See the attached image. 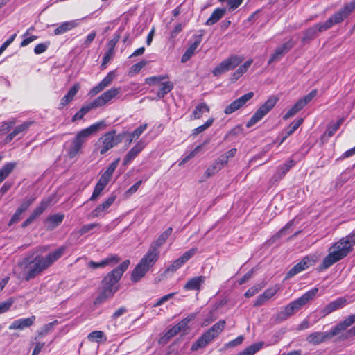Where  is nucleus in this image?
Instances as JSON below:
<instances>
[{"label":"nucleus","instance_id":"1","mask_svg":"<svg viewBox=\"0 0 355 355\" xmlns=\"http://www.w3.org/2000/svg\"><path fill=\"white\" fill-rule=\"evenodd\" d=\"M65 251L66 247L61 246L45 257L36 255L33 259L26 257L17 263L15 271L19 272V277L26 281H29L49 268L63 256Z\"/></svg>","mask_w":355,"mask_h":355},{"label":"nucleus","instance_id":"2","mask_svg":"<svg viewBox=\"0 0 355 355\" xmlns=\"http://www.w3.org/2000/svg\"><path fill=\"white\" fill-rule=\"evenodd\" d=\"M130 264L129 259L123 261L119 266L109 272L101 281L99 292L94 301L95 305L105 302L119 290V282Z\"/></svg>","mask_w":355,"mask_h":355},{"label":"nucleus","instance_id":"3","mask_svg":"<svg viewBox=\"0 0 355 355\" xmlns=\"http://www.w3.org/2000/svg\"><path fill=\"white\" fill-rule=\"evenodd\" d=\"M355 245V232L343 237L335 243L329 250V254L326 256L320 266V270L329 268L334 263L345 258L352 251Z\"/></svg>","mask_w":355,"mask_h":355},{"label":"nucleus","instance_id":"4","mask_svg":"<svg viewBox=\"0 0 355 355\" xmlns=\"http://www.w3.org/2000/svg\"><path fill=\"white\" fill-rule=\"evenodd\" d=\"M101 123H96L89 127L79 131L72 139L69 147L67 148V155L70 159L74 158L81 152L82 147L87 138L92 134L96 132Z\"/></svg>","mask_w":355,"mask_h":355},{"label":"nucleus","instance_id":"5","mask_svg":"<svg viewBox=\"0 0 355 355\" xmlns=\"http://www.w3.org/2000/svg\"><path fill=\"white\" fill-rule=\"evenodd\" d=\"M225 325V320H220L214 324L210 329L205 332L200 338L193 343L191 348V350L197 351L200 348L205 347L222 332Z\"/></svg>","mask_w":355,"mask_h":355},{"label":"nucleus","instance_id":"6","mask_svg":"<svg viewBox=\"0 0 355 355\" xmlns=\"http://www.w3.org/2000/svg\"><path fill=\"white\" fill-rule=\"evenodd\" d=\"M157 260L158 259L147 252L132 270L131 280L134 282L139 281Z\"/></svg>","mask_w":355,"mask_h":355},{"label":"nucleus","instance_id":"7","mask_svg":"<svg viewBox=\"0 0 355 355\" xmlns=\"http://www.w3.org/2000/svg\"><path fill=\"white\" fill-rule=\"evenodd\" d=\"M355 10V0L347 3L343 8L331 15L325 22L322 23V30H328L334 25L341 23Z\"/></svg>","mask_w":355,"mask_h":355},{"label":"nucleus","instance_id":"8","mask_svg":"<svg viewBox=\"0 0 355 355\" xmlns=\"http://www.w3.org/2000/svg\"><path fill=\"white\" fill-rule=\"evenodd\" d=\"M278 98L276 96H270L250 118L246 124V127L250 128L261 121L275 107Z\"/></svg>","mask_w":355,"mask_h":355},{"label":"nucleus","instance_id":"9","mask_svg":"<svg viewBox=\"0 0 355 355\" xmlns=\"http://www.w3.org/2000/svg\"><path fill=\"white\" fill-rule=\"evenodd\" d=\"M124 135L125 133L116 135V131L114 130L105 133L101 139L102 141V146L100 147L101 155H104L110 149L121 143Z\"/></svg>","mask_w":355,"mask_h":355},{"label":"nucleus","instance_id":"10","mask_svg":"<svg viewBox=\"0 0 355 355\" xmlns=\"http://www.w3.org/2000/svg\"><path fill=\"white\" fill-rule=\"evenodd\" d=\"M242 61L243 58L241 57L238 55H231L216 67L214 69L212 73L214 76H219L228 71L234 69L239 66Z\"/></svg>","mask_w":355,"mask_h":355},{"label":"nucleus","instance_id":"11","mask_svg":"<svg viewBox=\"0 0 355 355\" xmlns=\"http://www.w3.org/2000/svg\"><path fill=\"white\" fill-rule=\"evenodd\" d=\"M318 292V288H313L306 292L301 297L288 304L285 311H295L302 308L304 305L313 300Z\"/></svg>","mask_w":355,"mask_h":355},{"label":"nucleus","instance_id":"12","mask_svg":"<svg viewBox=\"0 0 355 355\" xmlns=\"http://www.w3.org/2000/svg\"><path fill=\"white\" fill-rule=\"evenodd\" d=\"M172 227H168L162 234L159 235L156 241L153 242L148 250V252L155 256L157 259H159V248L166 241L170 235L172 234Z\"/></svg>","mask_w":355,"mask_h":355},{"label":"nucleus","instance_id":"13","mask_svg":"<svg viewBox=\"0 0 355 355\" xmlns=\"http://www.w3.org/2000/svg\"><path fill=\"white\" fill-rule=\"evenodd\" d=\"M121 92V87L110 88L94 100L95 105H96L97 107L105 105L107 103L116 98Z\"/></svg>","mask_w":355,"mask_h":355},{"label":"nucleus","instance_id":"14","mask_svg":"<svg viewBox=\"0 0 355 355\" xmlns=\"http://www.w3.org/2000/svg\"><path fill=\"white\" fill-rule=\"evenodd\" d=\"M254 96V93L252 92H248L240 98L236 99L233 102H232L230 105H228L225 110L224 112L226 114H230L236 110H239L241 107H242L245 103L250 100Z\"/></svg>","mask_w":355,"mask_h":355},{"label":"nucleus","instance_id":"15","mask_svg":"<svg viewBox=\"0 0 355 355\" xmlns=\"http://www.w3.org/2000/svg\"><path fill=\"white\" fill-rule=\"evenodd\" d=\"M50 200H43L40 205L33 210L29 217L21 224V227L25 228L36 220L49 207Z\"/></svg>","mask_w":355,"mask_h":355},{"label":"nucleus","instance_id":"16","mask_svg":"<svg viewBox=\"0 0 355 355\" xmlns=\"http://www.w3.org/2000/svg\"><path fill=\"white\" fill-rule=\"evenodd\" d=\"M121 261V258L116 254H110L103 260L99 262H95L91 261L89 262L88 265L90 268L93 269H96L98 268H105L106 266H114L116 265Z\"/></svg>","mask_w":355,"mask_h":355},{"label":"nucleus","instance_id":"17","mask_svg":"<svg viewBox=\"0 0 355 355\" xmlns=\"http://www.w3.org/2000/svg\"><path fill=\"white\" fill-rule=\"evenodd\" d=\"M115 78L114 71H110L107 75L94 87L89 92L90 96H94L110 86Z\"/></svg>","mask_w":355,"mask_h":355},{"label":"nucleus","instance_id":"18","mask_svg":"<svg viewBox=\"0 0 355 355\" xmlns=\"http://www.w3.org/2000/svg\"><path fill=\"white\" fill-rule=\"evenodd\" d=\"M294 46L291 40L284 43L281 46L277 48L275 53L271 55L268 60V64L272 62L279 61L286 53H288Z\"/></svg>","mask_w":355,"mask_h":355},{"label":"nucleus","instance_id":"19","mask_svg":"<svg viewBox=\"0 0 355 355\" xmlns=\"http://www.w3.org/2000/svg\"><path fill=\"white\" fill-rule=\"evenodd\" d=\"M334 336V332L331 330L326 332H314L307 337V341L313 345H318L331 339Z\"/></svg>","mask_w":355,"mask_h":355},{"label":"nucleus","instance_id":"20","mask_svg":"<svg viewBox=\"0 0 355 355\" xmlns=\"http://www.w3.org/2000/svg\"><path fill=\"white\" fill-rule=\"evenodd\" d=\"M145 146V142L142 140H139L124 157L123 165L125 166L128 164L132 159H134L143 150Z\"/></svg>","mask_w":355,"mask_h":355},{"label":"nucleus","instance_id":"21","mask_svg":"<svg viewBox=\"0 0 355 355\" xmlns=\"http://www.w3.org/2000/svg\"><path fill=\"white\" fill-rule=\"evenodd\" d=\"M202 34L193 35L194 42L187 48L182 56L181 62L182 63L187 62L194 54L195 51L202 42Z\"/></svg>","mask_w":355,"mask_h":355},{"label":"nucleus","instance_id":"22","mask_svg":"<svg viewBox=\"0 0 355 355\" xmlns=\"http://www.w3.org/2000/svg\"><path fill=\"white\" fill-rule=\"evenodd\" d=\"M321 26H322V24H317L304 31L302 42L303 43L309 42L316 37L318 32L325 31L326 30L321 29Z\"/></svg>","mask_w":355,"mask_h":355},{"label":"nucleus","instance_id":"23","mask_svg":"<svg viewBox=\"0 0 355 355\" xmlns=\"http://www.w3.org/2000/svg\"><path fill=\"white\" fill-rule=\"evenodd\" d=\"M80 24V19H74L71 21H64L60 24L54 30L53 33L55 35H62L67 31H69L74 28L77 27Z\"/></svg>","mask_w":355,"mask_h":355},{"label":"nucleus","instance_id":"24","mask_svg":"<svg viewBox=\"0 0 355 355\" xmlns=\"http://www.w3.org/2000/svg\"><path fill=\"white\" fill-rule=\"evenodd\" d=\"M35 317L32 315L26 318H20L12 322L9 326V329H24L31 327L35 322Z\"/></svg>","mask_w":355,"mask_h":355},{"label":"nucleus","instance_id":"25","mask_svg":"<svg viewBox=\"0 0 355 355\" xmlns=\"http://www.w3.org/2000/svg\"><path fill=\"white\" fill-rule=\"evenodd\" d=\"M116 196L115 195H111L105 201L97 206L92 212V216L98 217L101 216L102 213L105 212L107 209L114 203Z\"/></svg>","mask_w":355,"mask_h":355},{"label":"nucleus","instance_id":"26","mask_svg":"<svg viewBox=\"0 0 355 355\" xmlns=\"http://www.w3.org/2000/svg\"><path fill=\"white\" fill-rule=\"evenodd\" d=\"M206 277L202 275L194 277L189 279L183 288L186 291H199Z\"/></svg>","mask_w":355,"mask_h":355},{"label":"nucleus","instance_id":"27","mask_svg":"<svg viewBox=\"0 0 355 355\" xmlns=\"http://www.w3.org/2000/svg\"><path fill=\"white\" fill-rule=\"evenodd\" d=\"M355 322V315H350L345 320L337 324L331 331L334 332V336L338 335L341 331H345L347 327L351 326Z\"/></svg>","mask_w":355,"mask_h":355},{"label":"nucleus","instance_id":"28","mask_svg":"<svg viewBox=\"0 0 355 355\" xmlns=\"http://www.w3.org/2000/svg\"><path fill=\"white\" fill-rule=\"evenodd\" d=\"M80 87L78 83H76L73 85V87L68 91V92L62 97L60 103V108H62L67 105H68L70 102H71L76 95L78 92L79 91Z\"/></svg>","mask_w":355,"mask_h":355},{"label":"nucleus","instance_id":"29","mask_svg":"<svg viewBox=\"0 0 355 355\" xmlns=\"http://www.w3.org/2000/svg\"><path fill=\"white\" fill-rule=\"evenodd\" d=\"M295 162L293 159H290L284 163L283 165L279 166L276 173L274 175L275 180H281L287 172L294 166Z\"/></svg>","mask_w":355,"mask_h":355},{"label":"nucleus","instance_id":"30","mask_svg":"<svg viewBox=\"0 0 355 355\" xmlns=\"http://www.w3.org/2000/svg\"><path fill=\"white\" fill-rule=\"evenodd\" d=\"M304 119L302 118L297 119V120L293 121L287 128H286L283 133L284 134V137L281 140V144L283 143L286 139L291 135L303 123Z\"/></svg>","mask_w":355,"mask_h":355},{"label":"nucleus","instance_id":"31","mask_svg":"<svg viewBox=\"0 0 355 355\" xmlns=\"http://www.w3.org/2000/svg\"><path fill=\"white\" fill-rule=\"evenodd\" d=\"M31 124L32 122L26 121L17 126L12 132H10L8 135L6 136L5 139L6 142L11 141L17 135L26 130Z\"/></svg>","mask_w":355,"mask_h":355},{"label":"nucleus","instance_id":"32","mask_svg":"<svg viewBox=\"0 0 355 355\" xmlns=\"http://www.w3.org/2000/svg\"><path fill=\"white\" fill-rule=\"evenodd\" d=\"M226 10L225 8H216L212 12L211 16L207 20L205 24L211 26L218 22L225 14Z\"/></svg>","mask_w":355,"mask_h":355},{"label":"nucleus","instance_id":"33","mask_svg":"<svg viewBox=\"0 0 355 355\" xmlns=\"http://www.w3.org/2000/svg\"><path fill=\"white\" fill-rule=\"evenodd\" d=\"M97 106L95 105L94 101H93L89 104L83 105L79 111H78L72 117V121H75L77 120H80L83 119L85 114L89 112L92 109L96 108Z\"/></svg>","mask_w":355,"mask_h":355},{"label":"nucleus","instance_id":"34","mask_svg":"<svg viewBox=\"0 0 355 355\" xmlns=\"http://www.w3.org/2000/svg\"><path fill=\"white\" fill-rule=\"evenodd\" d=\"M64 218V214H54L49 216L46 218V223H49L48 229L52 230L58 227L62 222Z\"/></svg>","mask_w":355,"mask_h":355},{"label":"nucleus","instance_id":"35","mask_svg":"<svg viewBox=\"0 0 355 355\" xmlns=\"http://www.w3.org/2000/svg\"><path fill=\"white\" fill-rule=\"evenodd\" d=\"M347 304V300L344 297H339L330 302L327 306L325 311H336L343 309Z\"/></svg>","mask_w":355,"mask_h":355},{"label":"nucleus","instance_id":"36","mask_svg":"<svg viewBox=\"0 0 355 355\" xmlns=\"http://www.w3.org/2000/svg\"><path fill=\"white\" fill-rule=\"evenodd\" d=\"M263 345V342H258L257 343H254L245 348L242 352H239L237 355H254L256 352L262 348Z\"/></svg>","mask_w":355,"mask_h":355},{"label":"nucleus","instance_id":"37","mask_svg":"<svg viewBox=\"0 0 355 355\" xmlns=\"http://www.w3.org/2000/svg\"><path fill=\"white\" fill-rule=\"evenodd\" d=\"M16 166V163L9 162L6 164L3 167L0 169V184L11 173Z\"/></svg>","mask_w":355,"mask_h":355},{"label":"nucleus","instance_id":"38","mask_svg":"<svg viewBox=\"0 0 355 355\" xmlns=\"http://www.w3.org/2000/svg\"><path fill=\"white\" fill-rule=\"evenodd\" d=\"M173 88V84L171 81L164 82L161 85V87L157 92V97L159 98H163L165 95L169 93Z\"/></svg>","mask_w":355,"mask_h":355},{"label":"nucleus","instance_id":"39","mask_svg":"<svg viewBox=\"0 0 355 355\" xmlns=\"http://www.w3.org/2000/svg\"><path fill=\"white\" fill-rule=\"evenodd\" d=\"M209 108L205 103H202L196 107L192 115L194 119H200L205 112H209Z\"/></svg>","mask_w":355,"mask_h":355},{"label":"nucleus","instance_id":"40","mask_svg":"<svg viewBox=\"0 0 355 355\" xmlns=\"http://www.w3.org/2000/svg\"><path fill=\"white\" fill-rule=\"evenodd\" d=\"M317 261V257L315 255H310L304 257L300 262L297 263L300 265L303 270L307 269L309 267L314 265Z\"/></svg>","mask_w":355,"mask_h":355},{"label":"nucleus","instance_id":"41","mask_svg":"<svg viewBox=\"0 0 355 355\" xmlns=\"http://www.w3.org/2000/svg\"><path fill=\"white\" fill-rule=\"evenodd\" d=\"M179 331H178L175 326H173L171 329H168L163 336H162L159 340L161 344H166L171 338L175 336Z\"/></svg>","mask_w":355,"mask_h":355},{"label":"nucleus","instance_id":"42","mask_svg":"<svg viewBox=\"0 0 355 355\" xmlns=\"http://www.w3.org/2000/svg\"><path fill=\"white\" fill-rule=\"evenodd\" d=\"M87 338L91 342L100 343L103 338L106 340L105 334L102 331H94L89 333L87 336Z\"/></svg>","mask_w":355,"mask_h":355},{"label":"nucleus","instance_id":"43","mask_svg":"<svg viewBox=\"0 0 355 355\" xmlns=\"http://www.w3.org/2000/svg\"><path fill=\"white\" fill-rule=\"evenodd\" d=\"M147 123H144L141 125L137 128H136L132 133L130 134V140L128 144H130L134 139H137L140 137V135L145 131L147 128Z\"/></svg>","mask_w":355,"mask_h":355},{"label":"nucleus","instance_id":"44","mask_svg":"<svg viewBox=\"0 0 355 355\" xmlns=\"http://www.w3.org/2000/svg\"><path fill=\"white\" fill-rule=\"evenodd\" d=\"M222 168L220 166L219 164L214 161L207 169L205 173V176L206 178H210L213 176L216 173L219 171Z\"/></svg>","mask_w":355,"mask_h":355},{"label":"nucleus","instance_id":"45","mask_svg":"<svg viewBox=\"0 0 355 355\" xmlns=\"http://www.w3.org/2000/svg\"><path fill=\"white\" fill-rule=\"evenodd\" d=\"M318 92L316 89H313L310 93L304 96L303 98L297 101L298 103L301 105L303 108L317 94Z\"/></svg>","mask_w":355,"mask_h":355},{"label":"nucleus","instance_id":"46","mask_svg":"<svg viewBox=\"0 0 355 355\" xmlns=\"http://www.w3.org/2000/svg\"><path fill=\"white\" fill-rule=\"evenodd\" d=\"M302 109L301 105L297 101L295 104L284 115L283 119L287 120L296 114L300 110Z\"/></svg>","mask_w":355,"mask_h":355},{"label":"nucleus","instance_id":"47","mask_svg":"<svg viewBox=\"0 0 355 355\" xmlns=\"http://www.w3.org/2000/svg\"><path fill=\"white\" fill-rule=\"evenodd\" d=\"M265 286V284L263 282L259 283L257 285L249 288L245 293V296L246 297H250L257 294L261 289H262Z\"/></svg>","mask_w":355,"mask_h":355},{"label":"nucleus","instance_id":"48","mask_svg":"<svg viewBox=\"0 0 355 355\" xmlns=\"http://www.w3.org/2000/svg\"><path fill=\"white\" fill-rule=\"evenodd\" d=\"M214 122V119H208L203 125L198 126L193 130L192 135L193 136L198 135L199 133L202 132L210 127Z\"/></svg>","mask_w":355,"mask_h":355},{"label":"nucleus","instance_id":"49","mask_svg":"<svg viewBox=\"0 0 355 355\" xmlns=\"http://www.w3.org/2000/svg\"><path fill=\"white\" fill-rule=\"evenodd\" d=\"M148 64V61L146 60H141L137 64L132 65L130 67V73L131 74H137L140 72L141 69L144 67Z\"/></svg>","mask_w":355,"mask_h":355},{"label":"nucleus","instance_id":"50","mask_svg":"<svg viewBox=\"0 0 355 355\" xmlns=\"http://www.w3.org/2000/svg\"><path fill=\"white\" fill-rule=\"evenodd\" d=\"M343 121H344V119L340 118V119H338L336 121V123H335L334 124L329 126L327 131V135L329 137H331L332 135H334V133L338 130V128H340L341 124L343 123Z\"/></svg>","mask_w":355,"mask_h":355},{"label":"nucleus","instance_id":"51","mask_svg":"<svg viewBox=\"0 0 355 355\" xmlns=\"http://www.w3.org/2000/svg\"><path fill=\"white\" fill-rule=\"evenodd\" d=\"M175 293H169V294H167L163 297H162L159 300H157V302H155V304H149V306L150 308H155V307H157L160 305H162V304H164V302H167L168 300H169L170 299H171L174 295Z\"/></svg>","mask_w":355,"mask_h":355},{"label":"nucleus","instance_id":"52","mask_svg":"<svg viewBox=\"0 0 355 355\" xmlns=\"http://www.w3.org/2000/svg\"><path fill=\"white\" fill-rule=\"evenodd\" d=\"M197 250L198 248L196 247H193L188 251L185 252L180 258L184 263L196 253Z\"/></svg>","mask_w":355,"mask_h":355},{"label":"nucleus","instance_id":"53","mask_svg":"<svg viewBox=\"0 0 355 355\" xmlns=\"http://www.w3.org/2000/svg\"><path fill=\"white\" fill-rule=\"evenodd\" d=\"M302 271H303V269L301 268L300 265L297 263L286 273L285 279H290Z\"/></svg>","mask_w":355,"mask_h":355},{"label":"nucleus","instance_id":"54","mask_svg":"<svg viewBox=\"0 0 355 355\" xmlns=\"http://www.w3.org/2000/svg\"><path fill=\"white\" fill-rule=\"evenodd\" d=\"M166 76H151L146 78L145 80L146 83L153 85L157 83H159L161 81H162L164 79L166 78Z\"/></svg>","mask_w":355,"mask_h":355},{"label":"nucleus","instance_id":"55","mask_svg":"<svg viewBox=\"0 0 355 355\" xmlns=\"http://www.w3.org/2000/svg\"><path fill=\"white\" fill-rule=\"evenodd\" d=\"M114 55V51L112 49H108L107 52L105 53L103 58V62L101 63V67L102 69L106 67V64L111 60Z\"/></svg>","mask_w":355,"mask_h":355},{"label":"nucleus","instance_id":"56","mask_svg":"<svg viewBox=\"0 0 355 355\" xmlns=\"http://www.w3.org/2000/svg\"><path fill=\"white\" fill-rule=\"evenodd\" d=\"M191 319V318H186L183 319L182 321H180L178 324L175 325L178 331L179 332L184 331L187 329L188 324H189Z\"/></svg>","mask_w":355,"mask_h":355},{"label":"nucleus","instance_id":"57","mask_svg":"<svg viewBox=\"0 0 355 355\" xmlns=\"http://www.w3.org/2000/svg\"><path fill=\"white\" fill-rule=\"evenodd\" d=\"M184 264L183 261L180 259V258H178L176 259L173 263L166 269V272H175L178 269H179L182 265Z\"/></svg>","mask_w":355,"mask_h":355},{"label":"nucleus","instance_id":"58","mask_svg":"<svg viewBox=\"0 0 355 355\" xmlns=\"http://www.w3.org/2000/svg\"><path fill=\"white\" fill-rule=\"evenodd\" d=\"M100 224L98 223H90L83 225L79 230L80 234L83 235L88 232L89 231L93 230L96 227H100Z\"/></svg>","mask_w":355,"mask_h":355},{"label":"nucleus","instance_id":"59","mask_svg":"<svg viewBox=\"0 0 355 355\" xmlns=\"http://www.w3.org/2000/svg\"><path fill=\"white\" fill-rule=\"evenodd\" d=\"M252 60L250 59V60H247L243 64L241 65L238 69L236 70L238 71L239 73H240L241 75V76H243V74H244L247 71L248 69H249V67L251 66V64H252Z\"/></svg>","mask_w":355,"mask_h":355},{"label":"nucleus","instance_id":"60","mask_svg":"<svg viewBox=\"0 0 355 355\" xmlns=\"http://www.w3.org/2000/svg\"><path fill=\"white\" fill-rule=\"evenodd\" d=\"M17 34L12 35L6 42L0 46V55L8 47L9 45L15 40Z\"/></svg>","mask_w":355,"mask_h":355},{"label":"nucleus","instance_id":"61","mask_svg":"<svg viewBox=\"0 0 355 355\" xmlns=\"http://www.w3.org/2000/svg\"><path fill=\"white\" fill-rule=\"evenodd\" d=\"M33 201L34 198H29L26 200L21 204V205L17 208V209L21 212L24 213L28 209V207L31 205Z\"/></svg>","mask_w":355,"mask_h":355},{"label":"nucleus","instance_id":"62","mask_svg":"<svg viewBox=\"0 0 355 355\" xmlns=\"http://www.w3.org/2000/svg\"><path fill=\"white\" fill-rule=\"evenodd\" d=\"M277 291H278V286H275L274 287L266 289L264 291V293L262 294L264 295V297L267 300H269L270 298H271L272 296H274L276 294Z\"/></svg>","mask_w":355,"mask_h":355},{"label":"nucleus","instance_id":"63","mask_svg":"<svg viewBox=\"0 0 355 355\" xmlns=\"http://www.w3.org/2000/svg\"><path fill=\"white\" fill-rule=\"evenodd\" d=\"M13 304V300L9 298L4 302H0V311H8L10 309Z\"/></svg>","mask_w":355,"mask_h":355},{"label":"nucleus","instance_id":"64","mask_svg":"<svg viewBox=\"0 0 355 355\" xmlns=\"http://www.w3.org/2000/svg\"><path fill=\"white\" fill-rule=\"evenodd\" d=\"M183 26L182 24H178L170 33V38L175 39L178 35L182 31Z\"/></svg>","mask_w":355,"mask_h":355}]
</instances>
